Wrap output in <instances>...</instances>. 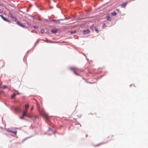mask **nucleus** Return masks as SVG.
I'll return each instance as SVG.
<instances>
[{"mask_svg":"<svg viewBox=\"0 0 148 148\" xmlns=\"http://www.w3.org/2000/svg\"><path fill=\"white\" fill-rule=\"evenodd\" d=\"M39 112L41 115L47 121L49 120V117L46 113V111L44 109L40 110L38 109Z\"/></svg>","mask_w":148,"mask_h":148,"instance_id":"1","label":"nucleus"},{"mask_svg":"<svg viewBox=\"0 0 148 148\" xmlns=\"http://www.w3.org/2000/svg\"><path fill=\"white\" fill-rule=\"evenodd\" d=\"M0 16L4 20V21L8 22V23L10 22V21L7 18H5L4 17V16L1 15H0Z\"/></svg>","mask_w":148,"mask_h":148,"instance_id":"2","label":"nucleus"},{"mask_svg":"<svg viewBox=\"0 0 148 148\" xmlns=\"http://www.w3.org/2000/svg\"><path fill=\"white\" fill-rule=\"evenodd\" d=\"M17 24L18 25H19V26H20L23 28H25L26 27V26L22 24L21 23V22L19 21H17Z\"/></svg>","mask_w":148,"mask_h":148,"instance_id":"3","label":"nucleus"},{"mask_svg":"<svg viewBox=\"0 0 148 148\" xmlns=\"http://www.w3.org/2000/svg\"><path fill=\"white\" fill-rule=\"evenodd\" d=\"M26 116L31 118L32 119H36L37 117H38L34 116L31 114H27Z\"/></svg>","mask_w":148,"mask_h":148,"instance_id":"4","label":"nucleus"},{"mask_svg":"<svg viewBox=\"0 0 148 148\" xmlns=\"http://www.w3.org/2000/svg\"><path fill=\"white\" fill-rule=\"evenodd\" d=\"M90 31L88 29H87L86 30H84L83 31V33L84 34H88L89 33Z\"/></svg>","mask_w":148,"mask_h":148,"instance_id":"5","label":"nucleus"},{"mask_svg":"<svg viewBox=\"0 0 148 148\" xmlns=\"http://www.w3.org/2000/svg\"><path fill=\"white\" fill-rule=\"evenodd\" d=\"M112 135H110L109 136L108 138V141H110V140H112Z\"/></svg>","mask_w":148,"mask_h":148,"instance_id":"6","label":"nucleus"},{"mask_svg":"<svg viewBox=\"0 0 148 148\" xmlns=\"http://www.w3.org/2000/svg\"><path fill=\"white\" fill-rule=\"evenodd\" d=\"M7 130L9 132H11L15 134H16L17 133V131H12L11 130H8V129H7Z\"/></svg>","mask_w":148,"mask_h":148,"instance_id":"7","label":"nucleus"},{"mask_svg":"<svg viewBox=\"0 0 148 148\" xmlns=\"http://www.w3.org/2000/svg\"><path fill=\"white\" fill-rule=\"evenodd\" d=\"M27 110H25L23 113V116H25L27 115Z\"/></svg>","mask_w":148,"mask_h":148,"instance_id":"8","label":"nucleus"},{"mask_svg":"<svg viewBox=\"0 0 148 148\" xmlns=\"http://www.w3.org/2000/svg\"><path fill=\"white\" fill-rule=\"evenodd\" d=\"M70 69L73 72L77 70V69L75 67H72L70 68Z\"/></svg>","mask_w":148,"mask_h":148,"instance_id":"9","label":"nucleus"},{"mask_svg":"<svg viewBox=\"0 0 148 148\" xmlns=\"http://www.w3.org/2000/svg\"><path fill=\"white\" fill-rule=\"evenodd\" d=\"M58 31V29H55L52 30L51 31V32L53 33H56Z\"/></svg>","mask_w":148,"mask_h":148,"instance_id":"10","label":"nucleus"},{"mask_svg":"<svg viewBox=\"0 0 148 148\" xmlns=\"http://www.w3.org/2000/svg\"><path fill=\"white\" fill-rule=\"evenodd\" d=\"M94 29L95 31L97 33H98L99 32V31L98 29H97V28L96 27H95L94 28Z\"/></svg>","mask_w":148,"mask_h":148,"instance_id":"11","label":"nucleus"},{"mask_svg":"<svg viewBox=\"0 0 148 148\" xmlns=\"http://www.w3.org/2000/svg\"><path fill=\"white\" fill-rule=\"evenodd\" d=\"M9 14L10 17L11 18H14V16H13V14L11 13L10 12Z\"/></svg>","mask_w":148,"mask_h":148,"instance_id":"12","label":"nucleus"},{"mask_svg":"<svg viewBox=\"0 0 148 148\" xmlns=\"http://www.w3.org/2000/svg\"><path fill=\"white\" fill-rule=\"evenodd\" d=\"M29 108V105L28 104H26L25 106V110H27V109Z\"/></svg>","mask_w":148,"mask_h":148,"instance_id":"13","label":"nucleus"},{"mask_svg":"<svg viewBox=\"0 0 148 148\" xmlns=\"http://www.w3.org/2000/svg\"><path fill=\"white\" fill-rule=\"evenodd\" d=\"M116 12H114L111 13V15L112 16H114L116 15Z\"/></svg>","mask_w":148,"mask_h":148,"instance_id":"14","label":"nucleus"},{"mask_svg":"<svg viewBox=\"0 0 148 148\" xmlns=\"http://www.w3.org/2000/svg\"><path fill=\"white\" fill-rule=\"evenodd\" d=\"M107 20L109 21H110L111 20V18L110 17V16H107Z\"/></svg>","mask_w":148,"mask_h":148,"instance_id":"15","label":"nucleus"},{"mask_svg":"<svg viewBox=\"0 0 148 148\" xmlns=\"http://www.w3.org/2000/svg\"><path fill=\"white\" fill-rule=\"evenodd\" d=\"M127 3H125L122 4L121 5L122 6H123V7H125Z\"/></svg>","mask_w":148,"mask_h":148,"instance_id":"16","label":"nucleus"},{"mask_svg":"<svg viewBox=\"0 0 148 148\" xmlns=\"http://www.w3.org/2000/svg\"><path fill=\"white\" fill-rule=\"evenodd\" d=\"M51 21L55 23L57 22H58V21L57 20H54L53 19Z\"/></svg>","mask_w":148,"mask_h":148,"instance_id":"17","label":"nucleus"},{"mask_svg":"<svg viewBox=\"0 0 148 148\" xmlns=\"http://www.w3.org/2000/svg\"><path fill=\"white\" fill-rule=\"evenodd\" d=\"M40 32L42 33H43L45 32V31L43 29H42L40 30Z\"/></svg>","mask_w":148,"mask_h":148,"instance_id":"18","label":"nucleus"},{"mask_svg":"<svg viewBox=\"0 0 148 148\" xmlns=\"http://www.w3.org/2000/svg\"><path fill=\"white\" fill-rule=\"evenodd\" d=\"M16 95L14 93L11 96V98H14L15 96H16Z\"/></svg>","mask_w":148,"mask_h":148,"instance_id":"19","label":"nucleus"},{"mask_svg":"<svg viewBox=\"0 0 148 148\" xmlns=\"http://www.w3.org/2000/svg\"><path fill=\"white\" fill-rule=\"evenodd\" d=\"M24 116H23H23H20V119H23V118H24Z\"/></svg>","mask_w":148,"mask_h":148,"instance_id":"20","label":"nucleus"},{"mask_svg":"<svg viewBox=\"0 0 148 148\" xmlns=\"http://www.w3.org/2000/svg\"><path fill=\"white\" fill-rule=\"evenodd\" d=\"M76 31H72L71 32V34H73L76 33Z\"/></svg>","mask_w":148,"mask_h":148,"instance_id":"21","label":"nucleus"},{"mask_svg":"<svg viewBox=\"0 0 148 148\" xmlns=\"http://www.w3.org/2000/svg\"><path fill=\"white\" fill-rule=\"evenodd\" d=\"M3 12V10H2L0 9V13H2Z\"/></svg>","mask_w":148,"mask_h":148,"instance_id":"22","label":"nucleus"},{"mask_svg":"<svg viewBox=\"0 0 148 148\" xmlns=\"http://www.w3.org/2000/svg\"><path fill=\"white\" fill-rule=\"evenodd\" d=\"M106 27V25L104 23L103 26V28H105Z\"/></svg>","mask_w":148,"mask_h":148,"instance_id":"23","label":"nucleus"},{"mask_svg":"<svg viewBox=\"0 0 148 148\" xmlns=\"http://www.w3.org/2000/svg\"><path fill=\"white\" fill-rule=\"evenodd\" d=\"M135 86V85L134 84H131L130 85V86L131 87L132 86Z\"/></svg>","mask_w":148,"mask_h":148,"instance_id":"24","label":"nucleus"},{"mask_svg":"<svg viewBox=\"0 0 148 148\" xmlns=\"http://www.w3.org/2000/svg\"><path fill=\"white\" fill-rule=\"evenodd\" d=\"M34 28L35 29H37L38 28V27L37 26H34Z\"/></svg>","mask_w":148,"mask_h":148,"instance_id":"25","label":"nucleus"},{"mask_svg":"<svg viewBox=\"0 0 148 148\" xmlns=\"http://www.w3.org/2000/svg\"><path fill=\"white\" fill-rule=\"evenodd\" d=\"M74 73L76 75H77V73L75 72V71H74Z\"/></svg>","mask_w":148,"mask_h":148,"instance_id":"26","label":"nucleus"},{"mask_svg":"<svg viewBox=\"0 0 148 148\" xmlns=\"http://www.w3.org/2000/svg\"><path fill=\"white\" fill-rule=\"evenodd\" d=\"M6 87H7V86H4V88H6Z\"/></svg>","mask_w":148,"mask_h":148,"instance_id":"27","label":"nucleus"},{"mask_svg":"<svg viewBox=\"0 0 148 148\" xmlns=\"http://www.w3.org/2000/svg\"><path fill=\"white\" fill-rule=\"evenodd\" d=\"M33 109V107H32V108H31V110H32Z\"/></svg>","mask_w":148,"mask_h":148,"instance_id":"28","label":"nucleus"},{"mask_svg":"<svg viewBox=\"0 0 148 148\" xmlns=\"http://www.w3.org/2000/svg\"><path fill=\"white\" fill-rule=\"evenodd\" d=\"M99 145H97V146H99Z\"/></svg>","mask_w":148,"mask_h":148,"instance_id":"29","label":"nucleus"},{"mask_svg":"<svg viewBox=\"0 0 148 148\" xmlns=\"http://www.w3.org/2000/svg\"><path fill=\"white\" fill-rule=\"evenodd\" d=\"M133 1H134V0H133Z\"/></svg>","mask_w":148,"mask_h":148,"instance_id":"30","label":"nucleus"}]
</instances>
